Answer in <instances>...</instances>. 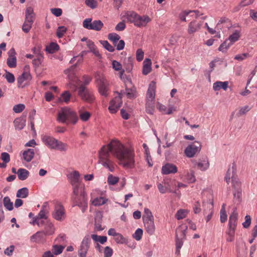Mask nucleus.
Here are the masks:
<instances>
[{
    "mask_svg": "<svg viewBox=\"0 0 257 257\" xmlns=\"http://www.w3.org/2000/svg\"><path fill=\"white\" fill-rule=\"evenodd\" d=\"M110 153L119 161L124 168H133L135 166L134 151L125 148L119 142L112 140L107 146H103L99 152L98 163L109 171L114 170V164L109 159Z\"/></svg>",
    "mask_w": 257,
    "mask_h": 257,
    "instance_id": "nucleus-1",
    "label": "nucleus"
},
{
    "mask_svg": "<svg viewBox=\"0 0 257 257\" xmlns=\"http://www.w3.org/2000/svg\"><path fill=\"white\" fill-rule=\"evenodd\" d=\"M57 120L59 122L75 124L78 118L76 112L68 107L62 108L58 112Z\"/></svg>",
    "mask_w": 257,
    "mask_h": 257,
    "instance_id": "nucleus-2",
    "label": "nucleus"
},
{
    "mask_svg": "<svg viewBox=\"0 0 257 257\" xmlns=\"http://www.w3.org/2000/svg\"><path fill=\"white\" fill-rule=\"evenodd\" d=\"M237 213L235 210H234L229 216L228 227L225 232L226 239L227 242H232L234 240L237 224Z\"/></svg>",
    "mask_w": 257,
    "mask_h": 257,
    "instance_id": "nucleus-3",
    "label": "nucleus"
},
{
    "mask_svg": "<svg viewBox=\"0 0 257 257\" xmlns=\"http://www.w3.org/2000/svg\"><path fill=\"white\" fill-rule=\"evenodd\" d=\"M235 171L236 166L234 164H233L232 167L231 173L230 172V169H228L225 177V180L226 183L228 184L230 182V179L231 178L232 187L234 189V190H241V183L235 176Z\"/></svg>",
    "mask_w": 257,
    "mask_h": 257,
    "instance_id": "nucleus-4",
    "label": "nucleus"
},
{
    "mask_svg": "<svg viewBox=\"0 0 257 257\" xmlns=\"http://www.w3.org/2000/svg\"><path fill=\"white\" fill-rule=\"evenodd\" d=\"M128 20L133 22L138 27H145L151 19L147 15L141 16L136 13L132 12L128 16Z\"/></svg>",
    "mask_w": 257,
    "mask_h": 257,
    "instance_id": "nucleus-5",
    "label": "nucleus"
},
{
    "mask_svg": "<svg viewBox=\"0 0 257 257\" xmlns=\"http://www.w3.org/2000/svg\"><path fill=\"white\" fill-rule=\"evenodd\" d=\"M32 79V77L30 72V66L26 65L24 67L23 73L17 78L18 87L19 88L25 87L29 84Z\"/></svg>",
    "mask_w": 257,
    "mask_h": 257,
    "instance_id": "nucleus-6",
    "label": "nucleus"
},
{
    "mask_svg": "<svg viewBox=\"0 0 257 257\" xmlns=\"http://www.w3.org/2000/svg\"><path fill=\"white\" fill-rule=\"evenodd\" d=\"M202 145L200 142H195L189 145L184 150V154L188 158L194 157L196 155L199 154L201 150Z\"/></svg>",
    "mask_w": 257,
    "mask_h": 257,
    "instance_id": "nucleus-7",
    "label": "nucleus"
},
{
    "mask_svg": "<svg viewBox=\"0 0 257 257\" xmlns=\"http://www.w3.org/2000/svg\"><path fill=\"white\" fill-rule=\"evenodd\" d=\"M83 27L88 30L99 31L103 27V24L100 20H95L92 22L91 18H87L83 21Z\"/></svg>",
    "mask_w": 257,
    "mask_h": 257,
    "instance_id": "nucleus-8",
    "label": "nucleus"
},
{
    "mask_svg": "<svg viewBox=\"0 0 257 257\" xmlns=\"http://www.w3.org/2000/svg\"><path fill=\"white\" fill-rule=\"evenodd\" d=\"M78 94L82 100L88 103H92L95 99L93 94L87 90L83 85H80L79 87Z\"/></svg>",
    "mask_w": 257,
    "mask_h": 257,
    "instance_id": "nucleus-9",
    "label": "nucleus"
},
{
    "mask_svg": "<svg viewBox=\"0 0 257 257\" xmlns=\"http://www.w3.org/2000/svg\"><path fill=\"white\" fill-rule=\"evenodd\" d=\"M71 200L75 205L78 206L81 208L82 212H84L87 208V194L78 195L76 197L71 198Z\"/></svg>",
    "mask_w": 257,
    "mask_h": 257,
    "instance_id": "nucleus-10",
    "label": "nucleus"
},
{
    "mask_svg": "<svg viewBox=\"0 0 257 257\" xmlns=\"http://www.w3.org/2000/svg\"><path fill=\"white\" fill-rule=\"evenodd\" d=\"M97 83L99 92L101 95L107 96L108 91V83L106 79L103 76H99L97 78Z\"/></svg>",
    "mask_w": 257,
    "mask_h": 257,
    "instance_id": "nucleus-11",
    "label": "nucleus"
},
{
    "mask_svg": "<svg viewBox=\"0 0 257 257\" xmlns=\"http://www.w3.org/2000/svg\"><path fill=\"white\" fill-rule=\"evenodd\" d=\"M122 103L121 95L120 93H118L117 96H115L110 101L108 107L110 112L111 113H116L118 108L121 106Z\"/></svg>",
    "mask_w": 257,
    "mask_h": 257,
    "instance_id": "nucleus-12",
    "label": "nucleus"
},
{
    "mask_svg": "<svg viewBox=\"0 0 257 257\" xmlns=\"http://www.w3.org/2000/svg\"><path fill=\"white\" fill-rule=\"evenodd\" d=\"M52 216L54 218L59 221L63 220L65 219V209L61 204L58 203L55 204Z\"/></svg>",
    "mask_w": 257,
    "mask_h": 257,
    "instance_id": "nucleus-13",
    "label": "nucleus"
},
{
    "mask_svg": "<svg viewBox=\"0 0 257 257\" xmlns=\"http://www.w3.org/2000/svg\"><path fill=\"white\" fill-rule=\"evenodd\" d=\"M90 242V239L89 235L85 236L83 239L78 250V254L80 257H86V255L89 247Z\"/></svg>",
    "mask_w": 257,
    "mask_h": 257,
    "instance_id": "nucleus-14",
    "label": "nucleus"
},
{
    "mask_svg": "<svg viewBox=\"0 0 257 257\" xmlns=\"http://www.w3.org/2000/svg\"><path fill=\"white\" fill-rule=\"evenodd\" d=\"M156 95V83L152 81L149 84L146 94V102H154Z\"/></svg>",
    "mask_w": 257,
    "mask_h": 257,
    "instance_id": "nucleus-15",
    "label": "nucleus"
},
{
    "mask_svg": "<svg viewBox=\"0 0 257 257\" xmlns=\"http://www.w3.org/2000/svg\"><path fill=\"white\" fill-rule=\"evenodd\" d=\"M192 162L195 166H197L199 169L203 171L207 170L209 167V163L207 157L200 158L198 162L195 160H192Z\"/></svg>",
    "mask_w": 257,
    "mask_h": 257,
    "instance_id": "nucleus-16",
    "label": "nucleus"
},
{
    "mask_svg": "<svg viewBox=\"0 0 257 257\" xmlns=\"http://www.w3.org/2000/svg\"><path fill=\"white\" fill-rule=\"evenodd\" d=\"M8 58L7 64L10 68H15L17 66L16 52L14 48H11L8 52Z\"/></svg>",
    "mask_w": 257,
    "mask_h": 257,
    "instance_id": "nucleus-17",
    "label": "nucleus"
},
{
    "mask_svg": "<svg viewBox=\"0 0 257 257\" xmlns=\"http://www.w3.org/2000/svg\"><path fill=\"white\" fill-rule=\"evenodd\" d=\"M204 215H207L206 217V222H208L212 217L213 212V203L211 202L203 203Z\"/></svg>",
    "mask_w": 257,
    "mask_h": 257,
    "instance_id": "nucleus-18",
    "label": "nucleus"
},
{
    "mask_svg": "<svg viewBox=\"0 0 257 257\" xmlns=\"http://www.w3.org/2000/svg\"><path fill=\"white\" fill-rule=\"evenodd\" d=\"M177 171V166L172 163H166L162 167V173L164 175L175 174Z\"/></svg>",
    "mask_w": 257,
    "mask_h": 257,
    "instance_id": "nucleus-19",
    "label": "nucleus"
},
{
    "mask_svg": "<svg viewBox=\"0 0 257 257\" xmlns=\"http://www.w3.org/2000/svg\"><path fill=\"white\" fill-rule=\"evenodd\" d=\"M143 222L146 232L150 235L153 234L155 231V225L154 224V219H146L143 220Z\"/></svg>",
    "mask_w": 257,
    "mask_h": 257,
    "instance_id": "nucleus-20",
    "label": "nucleus"
},
{
    "mask_svg": "<svg viewBox=\"0 0 257 257\" xmlns=\"http://www.w3.org/2000/svg\"><path fill=\"white\" fill-rule=\"evenodd\" d=\"M42 140L45 145H46L49 148L52 149H56V145L57 140L52 137L48 136H43Z\"/></svg>",
    "mask_w": 257,
    "mask_h": 257,
    "instance_id": "nucleus-21",
    "label": "nucleus"
},
{
    "mask_svg": "<svg viewBox=\"0 0 257 257\" xmlns=\"http://www.w3.org/2000/svg\"><path fill=\"white\" fill-rule=\"evenodd\" d=\"M86 194L85 191L84 186L82 184H78L75 186H73V193L71 195V198Z\"/></svg>",
    "mask_w": 257,
    "mask_h": 257,
    "instance_id": "nucleus-22",
    "label": "nucleus"
},
{
    "mask_svg": "<svg viewBox=\"0 0 257 257\" xmlns=\"http://www.w3.org/2000/svg\"><path fill=\"white\" fill-rule=\"evenodd\" d=\"M79 173L76 171H73L67 176L68 179L72 186L78 184H81L79 182Z\"/></svg>",
    "mask_w": 257,
    "mask_h": 257,
    "instance_id": "nucleus-23",
    "label": "nucleus"
},
{
    "mask_svg": "<svg viewBox=\"0 0 257 257\" xmlns=\"http://www.w3.org/2000/svg\"><path fill=\"white\" fill-rule=\"evenodd\" d=\"M50 210L49 204L47 202H45L43 203L42 208L39 212L38 217L40 219H47V214L49 213Z\"/></svg>",
    "mask_w": 257,
    "mask_h": 257,
    "instance_id": "nucleus-24",
    "label": "nucleus"
},
{
    "mask_svg": "<svg viewBox=\"0 0 257 257\" xmlns=\"http://www.w3.org/2000/svg\"><path fill=\"white\" fill-rule=\"evenodd\" d=\"M231 26V21L230 20L226 17H222L218 21L216 28L218 29L221 30L223 28H229Z\"/></svg>",
    "mask_w": 257,
    "mask_h": 257,
    "instance_id": "nucleus-25",
    "label": "nucleus"
},
{
    "mask_svg": "<svg viewBox=\"0 0 257 257\" xmlns=\"http://www.w3.org/2000/svg\"><path fill=\"white\" fill-rule=\"evenodd\" d=\"M187 229V226L185 225H180L176 231V238H179L181 239L186 238V233Z\"/></svg>",
    "mask_w": 257,
    "mask_h": 257,
    "instance_id": "nucleus-26",
    "label": "nucleus"
},
{
    "mask_svg": "<svg viewBox=\"0 0 257 257\" xmlns=\"http://www.w3.org/2000/svg\"><path fill=\"white\" fill-rule=\"evenodd\" d=\"M152 61L150 59L146 58L143 62V67L142 73L144 75H146L151 72L152 70Z\"/></svg>",
    "mask_w": 257,
    "mask_h": 257,
    "instance_id": "nucleus-27",
    "label": "nucleus"
},
{
    "mask_svg": "<svg viewBox=\"0 0 257 257\" xmlns=\"http://www.w3.org/2000/svg\"><path fill=\"white\" fill-rule=\"evenodd\" d=\"M35 14L32 8L29 7L26 9L25 13V21L27 23L33 24Z\"/></svg>",
    "mask_w": 257,
    "mask_h": 257,
    "instance_id": "nucleus-28",
    "label": "nucleus"
},
{
    "mask_svg": "<svg viewBox=\"0 0 257 257\" xmlns=\"http://www.w3.org/2000/svg\"><path fill=\"white\" fill-rule=\"evenodd\" d=\"M201 27V24L196 21L190 22L188 26V33L192 34L199 31Z\"/></svg>",
    "mask_w": 257,
    "mask_h": 257,
    "instance_id": "nucleus-29",
    "label": "nucleus"
},
{
    "mask_svg": "<svg viewBox=\"0 0 257 257\" xmlns=\"http://www.w3.org/2000/svg\"><path fill=\"white\" fill-rule=\"evenodd\" d=\"M46 236L47 235L43 231H38L31 236V239L33 241L39 242L45 240Z\"/></svg>",
    "mask_w": 257,
    "mask_h": 257,
    "instance_id": "nucleus-30",
    "label": "nucleus"
},
{
    "mask_svg": "<svg viewBox=\"0 0 257 257\" xmlns=\"http://www.w3.org/2000/svg\"><path fill=\"white\" fill-rule=\"evenodd\" d=\"M228 86V81H216L213 84V88L215 91L219 90L220 89H223L224 90H226Z\"/></svg>",
    "mask_w": 257,
    "mask_h": 257,
    "instance_id": "nucleus-31",
    "label": "nucleus"
},
{
    "mask_svg": "<svg viewBox=\"0 0 257 257\" xmlns=\"http://www.w3.org/2000/svg\"><path fill=\"white\" fill-rule=\"evenodd\" d=\"M14 124L16 130H22L26 124V120L22 117H18L15 119Z\"/></svg>",
    "mask_w": 257,
    "mask_h": 257,
    "instance_id": "nucleus-32",
    "label": "nucleus"
},
{
    "mask_svg": "<svg viewBox=\"0 0 257 257\" xmlns=\"http://www.w3.org/2000/svg\"><path fill=\"white\" fill-rule=\"evenodd\" d=\"M34 150L32 149H29L24 152L23 154V158L26 162H29L34 158Z\"/></svg>",
    "mask_w": 257,
    "mask_h": 257,
    "instance_id": "nucleus-33",
    "label": "nucleus"
},
{
    "mask_svg": "<svg viewBox=\"0 0 257 257\" xmlns=\"http://www.w3.org/2000/svg\"><path fill=\"white\" fill-rule=\"evenodd\" d=\"M18 177L19 180L24 181L26 180L29 176V172L23 168H20L17 171Z\"/></svg>",
    "mask_w": 257,
    "mask_h": 257,
    "instance_id": "nucleus-34",
    "label": "nucleus"
},
{
    "mask_svg": "<svg viewBox=\"0 0 257 257\" xmlns=\"http://www.w3.org/2000/svg\"><path fill=\"white\" fill-rule=\"evenodd\" d=\"M59 49V45L56 43L52 42L46 47L45 50L50 54H53L58 51Z\"/></svg>",
    "mask_w": 257,
    "mask_h": 257,
    "instance_id": "nucleus-35",
    "label": "nucleus"
},
{
    "mask_svg": "<svg viewBox=\"0 0 257 257\" xmlns=\"http://www.w3.org/2000/svg\"><path fill=\"white\" fill-rule=\"evenodd\" d=\"M240 37V32L239 30H235L231 35L229 36L227 40L230 41V44L231 45L234 42H236Z\"/></svg>",
    "mask_w": 257,
    "mask_h": 257,
    "instance_id": "nucleus-36",
    "label": "nucleus"
},
{
    "mask_svg": "<svg viewBox=\"0 0 257 257\" xmlns=\"http://www.w3.org/2000/svg\"><path fill=\"white\" fill-rule=\"evenodd\" d=\"M47 235H51L54 233L55 228L54 225L50 222H47L45 226L43 231Z\"/></svg>",
    "mask_w": 257,
    "mask_h": 257,
    "instance_id": "nucleus-37",
    "label": "nucleus"
},
{
    "mask_svg": "<svg viewBox=\"0 0 257 257\" xmlns=\"http://www.w3.org/2000/svg\"><path fill=\"white\" fill-rule=\"evenodd\" d=\"M184 179L189 183H193L196 181L194 172L192 170L188 171L184 176Z\"/></svg>",
    "mask_w": 257,
    "mask_h": 257,
    "instance_id": "nucleus-38",
    "label": "nucleus"
},
{
    "mask_svg": "<svg viewBox=\"0 0 257 257\" xmlns=\"http://www.w3.org/2000/svg\"><path fill=\"white\" fill-rule=\"evenodd\" d=\"M3 204L5 208L9 211L12 210L14 208L13 203L11 201L10 197L8 196L4 197L3 199Z\"/></svg>",
    "mask_w": 257,
    "mask_h": 257,
    "instance_id": "nucleus-39",
    "label": "nucleus"
},
{
    "mask_svg": "<svg viewBox=\"0 0 257 257\" xmlns=\"http://www.w3.org/2000/svg\"><path fill=\"white\" fill-rule=\"evenodd\" d=\"M242 190H233V202L239 204L241 202Z\"/></svg>",
    "mask_w": 257,
    "mask_h": 257,
    "instance_id": "nucleus-40",
    "label": "nucleus"
},
{
    "mask_svg": "<svg viewBox=\"0 0 257 257\" xmlns=\"http://www.w3.org/2000/svg\"><path fill=\"white\" fill-rule=\"evenodd\" d=\"M107 201V199L103 197H96L95 199H94L92 201V204H93L94 206H100L102 205H103L105 204L106 201Z\"/></svg>",
    "mask_w": 257,
    "mask_h": 257,
    "instance_id": "nucleus-41",
    "label": "nucleus"
},
{
    "mask_svg": "<svg viewBox=\"0 0 257 257\" xmlns=\"http://www.w3.org/2000/svg\"><path fill=\"white\" fill-rule=\"evenodd\" d=\"M29 194V191L27 188L24 187L19 189L17 193V197L18 198H26Z\"/></svg>",
    "mask_w": 257,
    "mask_h": 257,
    "instance_id": "nucleus-42",
    "label": "nucleus"
},
{
    "mask_svg": "<svg viewBox=\"0 0 257 257\" xmlns=\"http://www.w3.org/2000/svg\"><path fill=\"white\" fill-rule=\"evenodd\" d=\"M79 113L80 118L83 121H88L91 116V114L88 111L79 110Z\"/></svg>",
    "mask_w": 257,
    "mask_h": 257,
    "instance_id": "nucleus-43",
    "label": "nucleus"
},
{
    "mask_svg": "<svg viewBox=\"0 0 257 257\" xmlns=\"http://www.w3.org/2000/svg\"><path fill=\"white\" fill-rule=\"evenodd\" d=\"M126 95L128 98H134L136 97V90L134 87L131 88L126 87Z\"/></svg>",
    "mask_w": 257,
    "mask_h": 257,
    "instance_id": "nucleus-44",
    "label": "nucleus"
},
{
    "mask_svg": "<svg viewBox=\"0 0 257 257\" xmlns=\"http://www.w3.org/2000/svg\"><path fill=\"white\" fill-rule=\"evenodd\" d=\"M91 238L95 241H99L101 244L104 243L107 240V237L105 236H98L96 234L91 235Z\"/></svg>",
    "mask_w": 257,
    "mask_h": 257,
    "instance_id": "nucleus-45",
    "label": "nucleus"
},
{
    "mask_svg": "<svg viewBox=\"0 0 257 257\" xmlns=\"http://www.w3.org/2000/svg\"><path fill=\"white\" fill-rule=\"evenodd\" d=\"M64 248V247L60 245H54L52 248V251L54 254L58 255L61 253Z\"/></svg>",
    "mask_w": 257,
    "mask_h": 257,
    "instance_id": "nucleus-46",
    "label": "nucleus"
},
{
    "mask_svg": "<svg viewBox=\"0 0 257 257\" xmlns=\"http://www.w3.org/2000/svg\"><path fill=\"white\" fill-rule=\"evenodd\" d=\"M100 44L103 47L110 52H113L114 51V48L111 46L107 41L101 40Z\"/></svg>",
    "mask_w": 257,
    "mask_h": 257,
    "instance_id": "nucleus-47",
    "label": "nucleus"
},
{
    "mask_svg": "<svg viewBox=\"0 0 257 257\" xmlns=\"http://www.w3.org/2000/svg\"><path fill=\"white\" fill-rule=\"evenodd\" d=\"M71 96V95L69 92L68 91H65L61 94L60 99L62 101L68 103L70 100Z\"/></svg>",
    "mask_w": 257,
    "mask_h": 257,
    "instance_id": "nucleus-48",
    "label": "nucleus"
},
{
    "mask_svg": "<svg viewBox=\"0 0 257 257\" xmlns=\"http://www.w3.org/2000/svg\"><path fill=\"white\" fill-rule=\"evenodd\" d=\"M187 214V211L184 209H180L177 211L175 217L178 220L184 218Z\"/></svg>",
    "mask_w": 257,
    "mask_h": 257,
    "instance_id": "nucleus-49",
    "label": "nucleus"
},
{
    "mask_svg": "<svg viewBox=\"0 0 257 257\" xmlns=\"http://www.w3.org/2000/svg\"><path fill=\"white\" fill-rule=\"evenodd\" d=\"M154 219V217L152 215V213L151 210L148 208H145L144 209V214L143 216V219L145 220L146 219Z\"/></svg>",
    "mask_w": 257,
    "mask_h": 257,
    "instance_id": "nucleus-50",
    "label": "nucleus"
},
{
    "mask_svg": "<svg viewBox=\"0 0 257 257\" xmlns=\"http://www.w3.org/2000/svg\"><path fill=\"white\" fill-rule=\"evenodd\" d=\"M118 177L113 176L111 174L108 175L107 178V183L109 185H114L118 182Z\"/></svg>",
    "mask_w": 257,
    "mask_h": 257,
    "instance_id": "nucleus-51",
    "label": "nucleus"
},
{
    "mask_svg": "<svg viewBox=\"0 0 257 257\" xmlns=\"http://www.w3.org/2000/svg\"><path fill=\"white\" fill-rule=\"evenodd\" d=\"M36 57V58L34 59L33 60V64L35 67L37 68L39 67L41 64L43 60V56L39 55Z\"/></svg>",
    "mask_w": 257,
    "mask_h": 257,
    "instance_id": "nucleus-52",
    "label": "nucleus"
},
{
    "mask_svg": "<svg viewBox=\"0 0 257 257\" xmlns=\"http://www.w3.org/2000/svg\"><path fill=\"white\" fill-rule=\"evenodd\" d=\"M67 145L62 142H59L57 140L56 149H58L61 151H66L67 149Z\"/></svg>",
    "mask_w": 257,
    "mask_h": 257,
    "instance_id": "nucleus-53",
    "label": "nucleus"
},
{
    "mask_svg": "<svg viewBox=\"0 0 257 257\" xmlns=\"http://www.w3.org/2000/svg\"><path fill=\"white\" fill-rule=\"evenodd\" d=\"M227 214L225 209V205L223 204L220 210V221L221 223L225 222L227 220Z\"/></svg>",
    "mask_w": 257,
    "mask_h": 257,
    "instance_id": "nucleus-54",
    "label": "nucleus"
},
{
    "mask_svg": "<svg viewBox=\"0 0 257 257\" xmlns=\"http://www.w3.org/2000/svg\"><path fill=\"white\" fill-rule=\"evenodd\" d=\"M67 28L64 26H60L58 28L57 30L56 35L59 38H62L64 34L66 32Z\"/></svg>",
    "mask_w": 257,
    "mask_h": 257,
    "instance_id": "nucleus-55",
    "label": "nucleus"
},
{
    "mask_svg": "<svg viewBox=\"0 0 257 257\" xmlns=\"http://www.w3.org/2000/svg\"><path fill=\"white\" fill-rule=\"evenodd\" d=\"M85 4L92 9H94L97 7L96 0H85Z\"/></svg>",
    "mask_w": 257,
    "mask_h": 257,
    "instance_id": "nucleus-56",
    "label": "nucleus"
},
{
    "mask_svg": "<svg viewBox=\"0 0 257 257\" xmlns=\"http://www.w3.org/2000/svg\"><path fill=\"white\" fill-rule=\"evenodd\" d=\"M154 102H146V108L148 113L153 114L154 110Z\"/></svg>",
    "mask_w": 257,
    "mask_h": 257,
    "instance_id": "nucleus-57",
    "label": "nucleus"
},
{
    "mask_svg": "<svg viewBox=\"0 0 257 257\" xmlns=\"http://www.w3.org/2000/svg\"><path fill=\"white\" fill-rule=\"evenodd\" d=\"M101 220L100 217H95V229L97 231H101L104 229L101 225Z\"/></svg>",
    "mask_w": 257,
    "mask_h": 257,
    "instance_id": "nucleus-58",
    "label": "nucleus"
},
{
    "mask_svg": "<svg viewBox=\"0 0 257 257\" xmlns=\"http://www.w3.org/2000/svg\"><path fill=\"white\" fill-rule=\"evenodd\" d=\"M25 108V105L24 104L20 103L14 106L13 110L15 113H20Z\"/></svg>",
    "mask_w": 257,
    "mask_h": 257,
    "instance_id": "nucleus-59",
    "label": "nucleus"
},
{
    "mask_svg": "<svg viewBox=\"0 0 257 257\" xmlns=\"http://www.w3.org/2000/svg\"><path fill=\"white\" fill-rule=\"evenodd\" d=\"M3 76L5 77L9 83H13L15 80L14 75L9 72L6 71V74L4 75Z\"/></svg>",
    "mask_w": 257,
    "mask_h": 257,
    "instance_id": "nucleus-60",
    "label": "nucleus"
},
{
    "mask_svg": "<svg viewBox=\"0 0 257 257\" xmlns=\"http://www.w3.org/2000/svg\"><path fill=\"white\" fill-rule=\"evenodd\" d=\"M227 40L222 43L218 48V50L223 53L226 52L228 49L230 47L231 45L230 44H227Z\"/></svg>",
    "mask_w": 257,
    "mask_h": 257,
    "instance_id": "nucleus-61",
    "label": "nucleus"
},
{
    "mask_svg": "<svg viewBox=\"0 0 257 257\" xmlns=\"http://www.w3.org/2000/svg\"><path fill=\"white\" fill-rule=\"evenodd\" d=\"M183 240L179 239V238H176V254L178 255L180 254V250L183 245Z\"/></svg>",
    "mask_w": 257,
    "mask_h": 257,
    "instance_id": "nucleus-62",
    "label": "nucleus"
},
{
    "mask_svg": "<svg viewBox=\"0 0 257 257\" xmlns=\"http://www.w3.org/2000/svg\"><path fill=\"white\" fill-rule=\"evenodd\" d=\"M127 62L125 63L126 66V71L127 72H130L133 67V59L131 57H129L127 60Z\"/></svg>",
    "mask_w": 257,
    "mask_h": 257,
    "instance_id": "nucleus-63",
    "label": "nucleus"
},
{
    "mask_svg": "<svg viewBox=\"0 0 257 257\" xmlns=\"http://www.w3.org/2000/svg\"><path fill=\"white\" fill-rule=\"evenodd\" d=\"M143 231L141 228L137 229L135 233L133 235V236L137 240H140L142 238Z\"/></svg>",
    "mask_w": 257,
    "mask_h": 257,
    "instance_id": "nucleus-64",
    "label": "nucleus"
}]
</instances>
